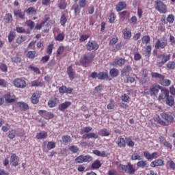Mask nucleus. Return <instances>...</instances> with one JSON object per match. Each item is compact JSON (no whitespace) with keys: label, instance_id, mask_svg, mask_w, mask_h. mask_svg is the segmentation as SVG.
<instances>
[{"label":"nucleus","instance_id":"1","mask_svg":"<svg viewBox=\"0 0 175 175\" xmlns=\"http://www.w3.org/2000/svg\"><path fill=\"white\" fill-rule=\"evenodd\" d=\"M154 121L163 126H168L174 121V118L170 114L163 113L160 114V116H157L154 118Z\"/></svg>","mask_w":175,"mask_h":175},{"label":"nucleus","instance_id":"2","mask_svg":"<svg viewBox=\"0 0 175 175\" xmlns=\"http://www.w3.org/2000/svg\"><path fill=\"white\" fill-rule=\"evenodd\" d=\"M94 61V54L92 53H88L85 54L80 59L81 64L83 65H87Z\"/></svg>","mask_w":175,"mask_h":175},{"label":"nucleus","instance_id":"3","mask_svg":"<svg viewBox=\"0 0 175 175\" xmlns=\"http://www.w3.org/2000/svg\"><path fill=\"white\" fill-rule=\"evenodd\" d=\"M13 84L16 88H25L27 82L21 78H17L13 81Z\"/></svg>","mask_w":175,"mask_h":175},{"label":"nucleus","instance_id":"4","mask_svg":"<svg viewBox=\"0 0 175 175\" xmlns=\"http://www.w3.org/2000/svg\"><path fill=\"white\" fill-rule=\"evenodd\" d=\"M156 10H158L159 13L165 14L167 12L166 5L161 1H156Z\"/></svg>","mask_w":175,"mask_h":175},{"label":"nucleus","instance_id":"5","mask_svg":"<svg viewBox=\"0 0 175 175\" xmlns=\"http://www.w3.org/2000/svg\"><path fill=\"white\" fill-rule=\"evenodd\" d=\"M159 90H162V87L159 85H152L150 89L149 92L151 96H157L158 95V92H159Z\"/></svg>","mask_w":175,"mask_h":175},{"label":"nucleus","instance_id":"6","mask_svg":"<svg viewBox=\"0 0 175 175\" xmlns=\"http://www.w3.org/2000/svg\"><path fill=\"white\" fill-rule=\"evenodd\" d=\"M86 49L88 51H92V50H98L99 45L95 41H89L86 44Z\"/></svg>","mask_w":175,"mask_h":175},{"label":"nucleus","instance_id":"7","mask_svg":"<svg viewBox=\"0 0 175 175\" xmlns=\"http://www.w3.org/2000/svg\"><path fill=\"white\" fill-rule=\"evenodd\" d=\"M167 46V40L164 39L163 41L157 40L155 44V49L159 50V49H165Z\"/></svg>","mask_w":175,"mask_h":175},{"label":"nucleus","instance_id":"8","mask_svg":"<svg viewBox=\"0 0 175 175\" xmlns=\"http://www.w3.org/2000/svg\"><path fill=\"white\" fill-rule=\"evenodd\" d=\"M161 94L159 96L158 100H165L167 96H169V90L166 89V88H161Z\"/></svg>","mask_w":175,"mask_h":175},{"label":"nucleus","instance_id":"9","mask_svg":"<svg viewBox=\"0 0 175 175\" xmlns=\"http://www.w3.org/2000/svg\"><path fill=\"white\" fill-rule=\"evenodd\" d=\"M38 114H40V116H44L45 120H51V118H54V114L51 112H47L46 110H40Z\"/></svg>","mask_w":175,"mask_h":175},{"label":"nucleus","instance_id":"10","mask_svg":"<svg viewBox=\"0 0 175 175\" xmlns=\"http://www.w3.org/2000/svg\"><path fill=\"white\" fill-rule=\"evenodd\" d=\"M12 166H18V162H20V159H18V157L16 154H13L10 157V161Z\"/></svg>","mask_w":175,"mask_h":175},{"label":"nucleus","instance_id":"11","mask_svg":"<svg viewBox=\"0 0 175 175\" xmlns=\"http://www.w3.org/2000/svg\"><path fill=\"white\" fill-rule=\"evenodd\" d=\"M40 98V94L39 92H36L31 96V100L33 105H38L39 103V99Z\"/></svg>","mask_w":175,"mask_h":175},{"label":"nucleus","instance_id":"12","mask_svg":"<svg viewBox=\"0 0 175 175\" xmlns=\"http://www.w3.org/2000/svg\"><path fill=\"white\" fill-rule=\"evenodd\" d=\"M16 106L20 109V110H22L23 111H27L28 109H29V106H28V104L26 103L23 102H18L16 103Z\"/></svg>","mask_w":175,"mask_h":175},{"label":"nucleus","instance_id":"13","mask_svg":"<svg viewBox=\"0 0 175 175\" xmlns=\"http://www.w3.org/2000/svg\"><path fill=\"white\" fill-rule=\"evenodd\" d=\"M14 16L19 17L21 20L25 18V11L23 12L21 10L16 9L14 10Z\"/></svg>","mask_w":175,"mask_h":175},{"label":"nucleus","instance_id":"14","mask_svg":"<svg viewBox=\"0 0 175 175\" xmlns=\"http://www.w3.org/2000/svg\"><path fill=\"white\" fill-rule=\"evenodd\" d=\"M71 105H72L71 102L66 101L60 104L58 107V109L60 111H65V110H66V109H68V107H69V106H70Z\"/></svg>","mask_w":175,"mask_h":175},{"label":"nucleus","instance_id":"15","mask_svg":"<svg viewBox=\"0 0 175 175\" xmlns=\"http://www.w3.org/2000/svg\"><path fill=\"white\" fill-rule=\"evenodd\" d=\"M163 165H165V161H163V160H162V159L155 160L150 163L151 167H157L158 166H163Z\"/></svg>","mask_w":175,"mask_h":175},{"label":"nucleus","instance_id":"16","mask_svg":"<svg viewBox=\"0 0 175 175\" xmlns=\"http://www.w3.org/2000/svg\"><path fill=\"white\" fill-rule=\"evenodd\" d=\"M125 62H126L125 59L120 58L119 59H116L114 62H113L111 65H113V66H115V67L122 66V65H125Z\"/></svg>","mask_w":175,"mask_h":175},{"label":"nucleus","instance_id":"17","mask_svg":"<svg viewBox=\"0 0 175 175\" xmlns=\"http://www.w3.org/2000/svg\"><path fill=\"white\" fill-rule=\"evenodd\" d=\"M4 99L7 103H13L16 102V99L13 98V96H12V94H10V92L5 94Z\"/></svg>","mask_w":175,"mask_h":175},{"label":"nucleus","instance_id":"18","mask_svg":"<svg viewBox=\"0 0 175 175\" xmlns=\"http://www.w3.org/2000/svg\"><path fill=\"white\" fill-rule=\"evenodd\" d=\"M165 104L167 105V106H170V107H172V106H174V98L173 96L169 95L167 98L165 100Z\"/></svg>","mask_w":175,"mask_h":175},{"label":"nucleus","instance_id":"19","mask_svg":"<svg viewBox=\"0 0 175 175\" xmlns=\"http://www.w3.org/2000/svg\"><path fill=\"white\" fill-rule=\"evenodd\" d=\"M98 135L95 133H89L82 136V139H98Z\"/></svg>","mask_w":175,"mask_h":175},{"label":"nucleus","instance_id":"20","mask_svg":"<svg viewBox=\"0 0 175 175\" xmlns=\"http://www.w3.org/2000/svg\"><path fill=\"white\" fill-rule=\"evenodd\" d=\"M67 74L70 80H73L75 79V71H73V68L72 66H70L67 68Z\"/></svg>","mask_w":175,"mask_h":175},{"label":"nucleus","instance_id":"21","mask_svg":"<svg viewBox=\"0 0 175 175\" xmlns=\"http://www.w3.org/2000/svg\"><path fill=\"white\" fill-rule=\"evenodd\" d=\"M135 172H136V169L133 167V165L131 164V163H128L126 173L130 175H133L135 174Z\"/></svg>","mask_w":175,"mask_h":175},{"label":"nucleus","instance_id":"22","mask_svg":"<svg viewBox=\"0 0 175 175\" xmlns=\"http://www.w3.org/2000/svg\"><path fill=\"white\" fill-rule=\"evenodd\" d=\"M126 3L124 1H120L116 6V10L117 12H121V10H124V9H126Z\"/></svg>","mask_w":175,"mask_h":175},{"label":"nucleus","instance_id":"23","mask_svg":"<svg viewBox=\"0 0 175 175\" xmlns=\"http://www.w3.org/2000/svg\"><path fill=\"white\" fill-rule=\"evenodd\" d=\"M36 137L38 140H42L43 139H46L47 137V132L46 131H41L40 133H38L36 135Z\"/></svg>","mask_w":175,"mask_h":175},{"label":"nucleus","instance_id":"24","mask_svg":"<svg viewBox=\"0 0 175 175\" xmlns=\"http://www.w3.org/2000/svg\"><path fill=\"white\" fill-rule=\"evenodd\" d=\"M98 79L99 80H105V79H109V72H107V71L99 72L98 74Z\"/></svg>","mask_w":175,"mask_h":175},{"label":"nucleus","instance_id":"25","mask_svg":"<svg viewBox=\"0 0 175 175\" xmlns=\"http://www.w3.org/2000/svg\"><path fill=\"white\" fill-rule=\"evenodd\" d=\"M129 72H132V67H131V66H126L122 70L121 76H126L127 73H129Z\"/></svg>","mask_w":175,"mask_h":175},{"label":"nucleus","instance_id":"26","mask_svg":"<svg viewBox=\"0 0 175 175\" xmlns=\"http://www.w3.org/2000/svg\"><path fill=\"white\" fill-rule=\"evenodd\" d=\"M123 34L124 39H131L132 37V32H131L128 28H126L123 30Z\"/></svg>","mask_w":175,"mask_h":175},{"label":"nucleus","instance_id":"27","mask_svg":"<svg viewBox=\"0 0 175 175\" xmlns=\"http://www.w3.org/2000/svg\"><path fill=\"white\" fill-rule=\"evenodd\" d=\"M117 144L120 148H124L126 144L125 143V139L124 138H118L117 141Z\"/></svg>","mask_w":175,"mask_h":175},{"label":"nucleus","instance_id":"28","mask_svg":"<svg viewBox=\"0 0 175 175\" xmlns=\"http://www.w3.org/2000/svg\"><path fill=\"white\" fill-rule=\"evenodd\" d=\"M102 166V163H100V161L96 160L93 162L92 164V169L93 170H95V169H99Z\"/></svg>","mask_w":175,"mask_h":175},{"label":"nucleus","instance_id":"29","mask_svg":"<svg viewBox=\"0 0 175 175\" xmlns=\"http://www.w3.org/2000/svg\"><path fill=\"white\" fill-rule=\"evenodd\" d=\"M151 77L152 79H159V80H163V79H165V76L162 74H159V72H152Z\"/></svg>","mask_w":175,"mask_h":175},{"label":"nucleus","instance_id":"30","mask_svg":"<svg viewBox=\"0 0 175 175\" xmlns=\"http://www.w3.org/2000/svg\"><path fill=\"white\" fill-rule=\"evenodd\" d=\"M148 163H147V161H139L137 163V167H142V169H144V167H148L147 165Z\"/></svg>","mask_w":175,"mask_h":175},{"label":"nucleus","instance_id":"31","mask_svg":"<svg viewBox=\"0 0 175 175\" xmlns=\"http://www.w3.org/2000/svg\"><path fill=\"white\" fill-rule=\"evenodd\" d=\"M159 58L161 59V62L164 64H166L167 61L170 60V55H160L159 56Z\"/></svg>","mask_w":175,"mask_h":175},{"label":"nucleus","instance_id":"32","mask_svg":"<svg viewBox=\"0 0 175 175\" xmlns=\"http://www.w3.org/2000/svg\"><path fill=\"white\" fill-rule=\"evenodd\" d=\"M120 71H118V70L116 68H111L109 71V75L111 76V77H117Z\"/></svg>","mask_w":175,"mask_h":175},{"label":"nucleus","instance_id":"33","mask_svg":"<svg viewBox=\"0 0 175 175\" xmlns=\"http://www.w3.org/2000/svg\"><path fill=\"white\" fill-rule=\"evenodd\" d=\"M31 87H43V83L39 81V80L33 81L31 82Z\"/></svg>","mask_w":175,"mask_h":175},{"label":"nucleus","instance_id":"34","mask_svg":"<svg viewBox=\"0 0 175 175\" xmlns=\"http://www.w3.org/2000/svg\"><path fill=\"white\" fill-rule=\"evenodd\" d=\"M160 84H161V85H164V87H169V85L172 84V81L169 79H165L164 78L163 79H161Z\"/></svg>","mask_w":175,"mask_h":175},{"label":"nucleus","instance_id":"35","mask_svg":"<svg viewBox=\"0 0 175 175\" xmlns=\"http://www.w3.org/2000/svg\"><path fill=\"white\" fill-rule=\"evenodd\" d=\"M131 159L132 161H142V159H143V157L137 154V153H133L131 155Z\"/></svg>","mask_w":175,"mask_h":175},{"label":"nucleus","instance_id":"36","mask_svg":"<svg viewBox=\"0 0 175 175\" xmlns=\"http://www.w3.org/2000/svg\"><path fill=\"white\" fill-rule=\"evenodd\" d=\"M36 57V51H29L27 53V57L31 58V59H33Z\"/></svg>","mask_w":175,"mask_h":175},{"label":"nucleus","instance_id":"37","mask_svg":"<svg viewBox=\"0 0 175 175\" xmlns=\"http://www.w3.org/2000/svg\"><path fill=\"white\" fill-rule=\"evenodd\" d=\"M91 131H92V127H90V126L83 127L81 130V134L83 135V133H86V134L90 133Z\"/></svg>","mask_w":175,"mask_h":175},{"label":"nucleus","instance_id":"38","mask_svg":"<svg viewBox=\"0 0 175 175\" xmlns=\"http://www.w3.org/2000/svg\"><path fill=\"white\" fill-rule=\"evenodd\" d=\"M62 142L63 143H64L65 144H68V143H70L72 139L70 138V136L69 135H63L62 137Z\"/></svg>","mask_w":175,"mask_h":175},{"label":"nucleus","instance_id":"39","mask_svg":"<svg viewBox=\"0 0 175 175\" xmlns=\"http://www.w3.org/2000/svg\"><path fill=\"white\" fill-rule=\"evenodd\" d=\"M4 20L5 23H12L13 21V16H12V14L8 13L4 16Z\"/></svg>","mask_w":175,"mask_h":175},{"label":"nucleus","instance_id":"40","mask_svg":"<svg viewBox=\"0 0 175 175\" xmlns=\"http://www.w3.org/2000/svg\"><path fill=\"white\" fill-rule=\"evenodd\" d=\"M48 106H49V107H55L57 106V98L49 100Z\"/></svg>","mask_w":175,"mask_h":175},{"label":"nucleus","instance_id":"41","mask_svg":"<svg viewBox=\"0 0 175 175\" xmlns=\"http://www.w3.org/2000/svg\"><path fill=\"white\" fill-rule=\"evenodd\" d=\"M25 12L27 14H36V10H35V8L33 7L29 8L27 10H25Z\"/></svg>","mask_w":175,"mask_h":175},{"label":"nucleus","instance_id":"42","mask_svg":"<svg viewBox=\"0 0 175 175\" xmlns=\"http://www.w3.org/2000/svg\"><path fill=\"white\" fill-rule=\"evenodd\" d=\"M25 40H27V36H21L16 39V43H18V44H21V43H23V42H25Z\"/></svg>","mask_w":175,"mask_h":175},{"label":"nucleus","instance_id":"43","mask_svg":"<svg viewBox=\"0 0 175 175\" xmlns=\"http://www.w3.org/2000/svg\"><path fill=\"white\" fill-rule=\"evenodd\" d=\"M16 38V34L13 33V31H10L8 35V42L9 43H12L14 40V38Z\"/></svg>","mask_w":175,"mask_h":175},{"label":"nucleus","instance_id":"44","mask_svg":"<svg viewBox=\"0 0 175 175\" xmlns=\"http://www.w3.org/2000/svg\"><path fill=\"white\" fill-rule=\"evenodd\" d=\"M64 39H65V34L64 33H59L55 38V40H57L58 42H62Z\"/></svg>","mask_w":175,"mask_h":175},{"label":"nucleus","instance_id":"45","mask_svg":"<svg viewBox=\"0 0 175 175\" xmlns=\"http://www.w3.org/2000/svg\"><path fill=\"white\" fill-rule=\"evenodd\" d=\"M35 23L31 20L26 21V25L30 28L31 30L35 28Z\"/></svg>","mask_w":175,"mask_h":175},{"label":"nucleus","instance_id":"46","mask_svg":"<svg viewBox=\"0 0 175 175\" xmlns=\"http://www.w3.org/2000/svg\"><path fill=\"white\" fill-rule=\"evenodd\" d=\"M142 42L143 44H148L150 43V36H144L142 38Z\"/></svg>","mask_w":175,"mask_h":175},{"label":"nucleus","instance_id":"47","mask_svg":"<svg viewBox=\"0 0 175 175\" xmlns=\"http://www.w3.org/2000/svg\"><path fill=\"white\" fill-rule=\"evenodd\" d=\"M16 130H11L9 131L8 137L9 139H14L16 137Z\"/></svg>","mask_w":175,"mask_h":175},{"label":"nucleus","instance_id":"48","mask_svg":"<svg viewBox=\"0 0 175 175\" xmlns=\"http://www.w3.org/2000/svg\"><path fill=\"white\" fill-rule=\"evenodd\" d=\"M76 162H77V163H83V162H84V154H81L79 157H77L75 159Z\"/></svg>","mask_w":175,"mask_h":175},{"label":"nucleus","instance_id":"49","mask_svg":"<svg viewBox=\"0 0 175 175\" xmlns=\"http://www.w3.org/2000/svg\"><path fill=\"white\" fill-rule=\"evenodd\" d=\"M66 21H68V19L66 18V16H65V14H63L60 18L61 25H65V24H66Z\"/></svg>","mask_w":175,"mask_h":175},{"label":"nucleus","instance_id":"50","mask_svg":"<svg viewBox=\"0 0 175 175\" xmlns=\"http://www.w3.org/2000/svg\"><path fill=\"white\" fill-rule=\"evenodd\" d=\"M47 148L48 150H53V148H55V142H48Z\"/></svg>","mask_w":175,"mask_h":175},{"label":"nucleus","instance_id":"51","mask_svg":"<svg viewBox=\"0 0 175 175\" xmlns=\"http://www.w3.org/2000/svg\"><path fill=\"white\" fill-rule=\"evenodd\" d=\"M120 170H122L124 173H126L128 172V165L120 164L119 165Z\"/></svg>","mask_w":175,"mask_h":175},{"label":"nucleus","instance_id":"52","mask_svg":"<svg viewBox=\"0 0 175 175\" xmlns=\"http://www.w3.org/2000/svg\"><path fill=\"white\" fill-rule=\"evenodd\" d=\"M167 21H168V23L173 24L174 21V14H170L168 15L167 18Z\"/></svg>","mask_w":175,"mask_h":175},{"label":"nucleus","instance_id":"53","mask_svg":"<svg viewBox=\"0 0 175 175\" xmlns=\"http://www.w3.org/2000/svg\"><path fill=\"white\" fill-rule=\"evenodd\" d=\"M100 132L102 136H110V133L106 129H102Z\"/></svg>","mask_w":175,"mask_h":175},{"label":"nucleus","instance_id":"54","mask_svg":"<svg viewBox=\"0 0 175 175\" xmlns=\"http://www.w3.org/2000/svg\"><path fill=\"white\" fill-rule=\"evenodd\" d=\"M91 161H92V157L83 154V162H91Z\"/></svg>","mask_w":175,"mask_h":175},{"label":"nucleus","instance_id":"55","mask_svg":"<svg viewBox=\"0 0 175 175\" xmlns=\"http://www.w3.org/2000/svg\"><path fill=\"white\" fill-rule=\"evenodd\" d=\"M29 69H31V70H33V72H35V73H37V75H40V70H39V68H38L37 67H33L32 66H30Z\"/></svg>","mask_w":175,"mask_h":175},{"label":"nucleus","instance_id":"56","mask_svg":"<svg viewBox=\"0 0 175 175\" xmlns=\"http://www.w3.org/2000/svg\"><path fill=\"white\" fill-rule=\"evenodd\" d=\"M167 68L168 69H174L175 68V62H170L167 64Z\"/></svg>","mask_w":175,"mask_h":175},{"label":"nucleus","instance_id":"57","mask_svg":"<svg viewBox=\"0 0 175 175\" xmlns=\"http://www.w3.org/2000/svg\"><path fill=\"white\" fill-rule=\"evenodd\" d=\"M0 70H1V72H8V66L5 64H1L0 65Z\"/></svg>","mask_w":175,"mask_h":175},{"label":"nucleus","instance_id":"58","mask_svg":"<svg viewBox=\"0 0 175 175\" xmlns=\"http://www.w3.org/2000/svg\"><path fill=\"white\" fill-rule=\"evenodd\" d=\"M108 110H113L114 109V100H110V103L107 105Z\"/></svg>","mask_w":175,"mask_h":175},{"label":"nucleus","instance_id":"59","mask_svg":"<svg viewBox=\"0 0 175 175\" xmlns=\"http://www.w3.org/2000/svg\"><path fill=\"white\" fill-rule=\"evenodd\" d=\"M88 38H90L89 35H82L79 38V42H85V40L88 39Z\"/></svg>","mask_w":175,"mask_h":175},{"label":"nucleus","instance_id":"60","mask_svg":"<svg viewBox=\"0 0 175 175\" xmlns=\"http://www.w3.org/2000/svg\"><path fill=\"white\" fill-rule=\"evenodd\" d=\"M12 62H15V64H18L21 62V59L18 57V56H16L11 58Z\"/></svg>","mask_w":175,"mask_h":175},{"label":"nucleus","instance_id":"61","mask_svg":"<svg viewBox=\"0 0 175 175\" xmlns=\"http://www.w3.org/2000/svg\"><path fill=\"white\" fill-rule=\"evenodd\" d=\"M70 151H72L73 153L77 152L79 151V148L76 146H72L69 148Z\"/></svg>","mask_w":175,"mask_h":175},{"label":"nucleus","instance_id":"62","mask_svg":"<svg viewBox=\"0 0 175 175\" xmlns=\"http://www.w3.org/2000/svg\"><path fill=\"white\" fill-rule=\"evenodd\" d=\"M127 146L129 147L133 148L135 146V142L132 141L131 138H129L127 139Z\"/></svg>","mask_w":175,"mask_h":175},{"label":"nucleus","instance_id":"63","mask_svg":"<svg viewBox=\"0 0 175 175\" xmlns=\"http://www.w3.org/2000/svg\"><path fill=\"white\" fill-rule=\"evenodd\" d=\"M59 92L60 94H66V86L62 85L59 88Z\"/></svg>","mask_w":175,"mask_h":175},{"label":"nucleus","instance_id":"64","mask_svg":"<svg viewBox=\"0 0 175 175\" xmlns=\"http://www.w3.org/2000/svg\"><path fill=\"white\" fill-rule=\"evenodd\" d=\"M121 99L122 102H128V100H129V96H128L126 94H124L121 96Z\"/></svg>","mask_w":175,"mask_h":175}]
</instances>
